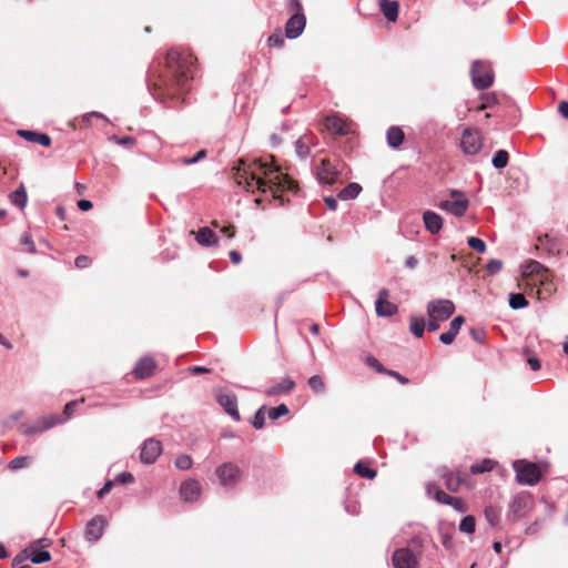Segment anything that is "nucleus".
Returning <instances> with one entry per match:
<instances>
[{
    "label": "nucleus",
    "instance_id": "f257e3e1",
    "mask_svg": "<svg viewBox=\"0 0 568 568\" xmlns=\"http://www.w3.org/2000/svg\"><path fill=\"white\" fill-rule=\"evenodd\" d=\"M235 181L246 191L261 193L270 192L280 204L284 203L285 192H296L295 182L273 164V156L268 155L252 161L241 160L235 172Z\"/></svg>",
    "mask_w": 568,
    "mask_h": 568
},
{
    "label": "nucleus",
    "instance_id": "f03ea898",
    "mask_svg": "<svg viewBox=\"0 0 568 568\" xmlns=\"http://www.w3.org/2000/svg\"><path fill=\"white\" fill-rule=\"evenodd\" d=\"M195 58L186 52L175 49L170 50L165 57L166 73L159 75L154 82L153 95L161 99L172 100V105H175L174 100H179L186 91V85L190 79L193 78Z\"/></svg>",
    "mask_w": 568,
    "mask_h": 568
},
{
    "label": "nucleus",
    "instance_id": "7ed1b4c3",
    "mask_svg": "<svg viewBox=\"0 0 568 568\" xmlns=\"http://www.w3.org/2000/svg\"><path fill=\"white\" fill-rule=\"evenodd\" d=\"M288 8L292 11H295L285 24V36L288 39L298 38L306 26V17L302 12V4L298 0H288Z\"/></svg>",
    "mask_w": 568,
    "mask_h": 568
},
{
    "label": "nucleus",
    "instance_id": "20e7f679",
    "mask_svg": "<svg viewBox=\"0 0 568 568\" xmlns=\"http://www.w3.org/2000/svg\"><path fill=\"white\" fill-rule=\"evenodd\" d=\"M516 471V480L521 485H536L541 478V471L537 464L525 459H517L513 463Z\"/></svg>",
    "mask_w": 568,
    "mask_h": 568
},
{
    "label": "nucleus",
    "instance_id": "39448f33",
    "mask_svg": "<svg viewBox=\"0 0 568 568\" xmlns=\"http://www.w3.org/2000/svg\"><path fill=\"white\" fill-rule=\"evenodd\" d=\"M78 405H79V402H77V400L69 402L63 409L62 417H58V416L43 417L41 420L38 422L37 426L28 427L24 430V434L26 435L39 434V433H42V432H44L64 420H68L72 416V414Z\"/></svg>",
    "mask_w": 568,
    "mask_h": 568
},
{
    "label": "nucleus",
    "instance_id": "423d86ee",
    "mask_svg": "<svg viewBox=\"0 0 568 568\" xmlns=\"http://www.w3.org/2000/svg\"><path fill=\"white\" fill-rule=\"evenodd\" d=\"M426 311L428 317L445 322L454 314L455 304L446 298L433 300L427 303Z\"/></svg>",
    "mask_w": 568,
    "mask_h": 568
},
{
    "label": "nucleus",
    "instance_id": "0eeeda50",
    "mask_svg": "<svg viewBox=\"0 0 568 568\" xmlns=\"http://www.w3.org/2000/svg\"><path fill=\"white\" fill-rule=\"evenodd\" d=\"M419 560L420 552H415L408 547L396 549L392 556L394 568H417Z\"/></svg>",
    "mask_w": 568,
    "mask_h": 568
},
{
    "label": "nucleus",
    "instance_id": "6e6552de",
    "mask_svg": "<svg viewBox=\"0 0 568 568\" xmlns=\"http://www.w3.org/2000/svg\"><path fill=\"white\" fill-rule=\"evenodd\" d=\"M483 148V139L479 130L467 128L460 138V149L467 155L477 154Z\"/></svg>",
    "mask_w": 568,
    "mask_h": 568
},
{
    "label": "nucleus",
    "instance_id": "1a4fd4ad",
    "mask_svg": "<svg viewBox=\"0 0 568 568\" xmlns=\"http://www.w3.org/2000/svg\"><path fill=\"white\" fill-rule=\"evenodd\" d=\"M471 81L476 89L484 90L493 84V71L480 61H475L470 70Z\"/></svg>",
    "mask_w": 568,
    "mask_h": 568
},
{
    "label": "nucleus",
    "instance_id": "9d476101",
    "mask_svg": "<svg viewBox=\"0 0 568 568\" xmlns=\"http://www.w3.org/2000/svg\"><path fill=\"white\" fill-rule=\"evenodd\" d=\"M221 486L226 488L234 487L241 479L240 468L232 463H224L215 470Z\"/></svg>",
    "mask_w": 568,
    "mask_h": 568
},
{
    "label": "nucleus",
    "instance_id": "9b49d317",
    "mask_svg": "<svg viewBox=\"0 0 568 568\" xmlns=\"http://www.w3.org/2000/svg\"><path fill=\"white\" fill-rule=\"evenodd\" d=\"M453 200H446L440 203V209L452 213L455 216H463L468 209V200L465 194L458 190H452Z\"/></svg>",
    "mask_w": 568,
    "mask_h": 568
},
{
    "label": "nucleus",
    "instance_id": "f8f14e48",
    "mask_svg": "<svg viewBox=\"0 0 568 568\" xmlns=\"http://www.w3.org/2000/svg\"><path fill=\"white\" fill-rule=\"evenodd\" d=\"M532 507L531 495L525 491L516 494L509 505V513L514 519L524 517Z\"/></svg>",
    "mask_w": 568,
    "mask_h": 568
},
{
    "label": "nucleus",
    "instance_id": "ddd939ff",
    "mask_svg": "<svg viewBox=\"0 0 568 568\" xmlns=\"http://www.w3.org/2000/svg\"><path fill=\"white\" fill-rule=\"evenodd\" d=\"M216 402L223 407L224 412L230 415L235 422L241 419L237 409L236 395L229 390H219L215 395Z\"/></svg>",
    "mask_w": 568,
    "mask_h": 568
},
{
    "label": "nucleus",
    "instance_id": "4468645a",
    "mask_svg": "<svg viewBox=\"0 0 568 568\" xmlns=\"http://www.w3.org/2000/svg\"><path fill=\"white\" fill-rule=\"evenodd\" d=\"M439 473L445 478L447 489L453 493L458 491L463 485L468 483V474L464 470L448 471L446 467H443Z\"/></svg>",
    "mask_w": 568,
    "mask_h": 568
},
{
    "label": "nucleus",
    "instance_id": "2eb2a0df",
    "mask_svg": "<svg viewBox=\"0 0 568 568\" xmlns=\"http://www.w3.org/2000/svg\"><path fill=\"white\" fill-rule=\"evenodd\" d=\"M389 291L382 288L378 292V297L375 302L376 314L381 317H389L397 313L398 307L396 304L388 301Z\"/></svg>",
    "mask_w": 568,
    "mask_h": 568
},
{
    "label": "nucleus",
    "instance_id": "dca6fc26",
    "mask_svg": "<svg viewBox=\"0 0 568 568\" xmlns=\"http://www.w3.org/2000/svg\"><path fill=\"white\" fill-rule=\"evenodd\" d=\"M320 183L332 185L337 182L339 171L329 160H322L316 169Z\"/></svg>",
    "mask_w": 568,
    "mask_h": 568
},
{
    "label": "nucleus",
    "instance_id": "f3484780",
    "mask_svg": "<svg viewBox=\"0 0 568 568\" xmlns=\"http://www.w3.org/2000/svg\"><path fill=\"white\" fill-rule=\"evenodd\" d=\"M162 453L161 443L154 438L146 439L140 453V460L143 464H153Z\"/></svg>",
    "mask_w": 568,
    "mask_h": 568
},
{
    "label": "nucleus",
    "instance_id": "a211bd4d",
    "mask_svg": "<svg viewBox=\"0 0 568 568\" xmlns=\"http://www.w3.org/2000/svg\"><path fill=\"white\" fill-rule=\"evenodd\" d=\"M106 524L103 516L93 517L85 526V539L91 542L98 541L102 537Z\"/></svg>",
    "mask_w": 568,
    "mask_h": 568
},
{
    "label": "nucleus",
    "instance_id": "6ab92c4d",
    "mask_svg": "<svg viewBox=\"0 0 568 568\" xmlns=\"http://www.w3.org/2000/svg\"><path fill=\"white\" fill-rule=\"evenodd\" d=\"M520 270L524 278L537 277L541 282L547 278L548 268L538 261L529 260L520 266Z\"/></svg>",
    "mask_w": 568,
    "mask_h": 568
},
{
    "label": "nucleus",
    "instance_id": "aec40b11",
    "mask_svg": "<svg viewBox=\"0 0 568 568\" xmlns=\"http://www.w3.org/2000/svg\"><path fill=\"white\" fill-rule=\"evenodd\" d=\"M325 128L333 134L346 135L351 132L348 123L338 115H328L325 119Z\"/></svg>",
    "mask_w": 568,
    "mask_h": 568
},
{
    "label": "nucleus",
    "instance_id": "412c9836",
    "mask_svg": "<svg viewBox=\"0 0 568 568\" xmlns=\"http://www.w3.org/2000/svg\"><path fill=\"white\" fill-rule=\"evenodd\" d=\"M200 491L201 485L195 479L185 480L180 487L181 498L187 503L195 501L200 496Z\"/></svg>",
    "mask_w": 568,
    "mask_h": 568
},
{
    "label": "nucleus",
    "instance_id": "4be33fe9",
    "mask_svg": "<svg viewBox=\"0 0 568 568\" xmlns=\"http://www.w3.org/2000/svg\"><path fill=\"white\" fill-rule=\"evenodd\" d=\"M155 366H156L155 361L152 357H150V356L142 357L136 363V365L133 369V374L135 375L136 378H140V379L146 378L152 375V373L155 369Z\"/></svg>",
    "mask_w": 568,
    "mask_h": 568
},
{
    "label": "nucleus",
    "instance_id": "5701e85b",
    "mask_svg": "<svg viewBox=\"0 0 568 568\" xmlns=\"http://www.w3.org/2000/svg\"><path fill=\"white\" fill-rule=\"evenodd\" d=\"M18 134L28 142L37 143L42 146L51 145V138L45 133H40L31 130H19Z\"/></svg>",
    "mask_w": 568,
    "mask_h": 568
},
{
    "label": "nucleus",
    "instance_id": "b1692460",
    "mask_svg": "<svg viewBox=\"0 0 568 568\" xmlns=\"http://www.w3.org/2000/svg\"><path fill=\"white\" fill-rule=\"evenodd\" d=\"M424 224L432 234L438 233L443 227V219L434 211H425L423 214Z\"/></svg>",
    "mask_w": 568,
    "mask_h": 568
},
{
    "label": "nucleus",
    "instance_id": "393cba45",
    "mask_svg": "<svg viewBox=\"0 0 568 568\" xmlns=\"http://www.w3.org/2000/svg\"><path fill=\"white\" fill-rule=\"evenodd\" d=\"M196 242L202 246H215L217 245L216 234L207 226L199 229L195 233Z\"/></svg>",
    "mask_w": 568,
    "mask_h": 568
},
{
    "label": "nucleus",
    "instance_id": "a878e982",
    "mask_svg": "<svg viewBox=\"0 0 568 568\" xmlns=\"http://www.w3.org/2000/svg\"><path fill=\"white\" fill-rule=\"evenodd\" d=\"M295 387V382L288 377L282 379L280 383L265 389V394L268 397L276 396L278 394H287Z\"/></svg>",
    "mask_w": 568,
    "mask_h": 568
},
{
    "label": "nucleus",
    "instance_id": "bb28decb",
    "mask_svg": "<svg viewBox=\"0 0 568 568\" xmlns=\"http://www.w3.org/2000/svg\"><path fill=\"white\" fill-rule=\"evenodd\" d=\"M312 139V135L305 134L295 141V153L301 160H305L308 156Z\"/></svg>",
    "mask_w": 568,
    "mask_h": 568
},
{
    "label": "nucleus",
    "instance_id": "cd10ccee",
    "mask_svg": "<svg viewBox=\"0 0 568 568\" xmlns=\"http://www.w3.org/2000/svg\"><path fill=\"white\" fill-rule=\"evenodd\" d=\"M379 7H381V10H382L384 17L388 21H392V22L396 21L397 17H398V4L396 1L381 0Z\"/></svg>",
    "mask_w": 568,
    "mask_h": 568
},
{
    "label": "nucleus",
    "instance_id": "c85d7f7f",
    "mask_svg": "<svg viewBox=\"0 0 568 568\" xmlns=\"http://www.w3.org/2000/svg\"><path fill=\"white\" fill-rule=\"evenodd\" d=\"M386 138H387L388 145L393 149H397L398 146H400L403 144L405 135L400 128L390 126L387 130Z\"/></svg>",
    "mask_w": 568,
    "mask_h": 568
},
{
    "label": "nucleus",
    "instance_id": "c756f323",
    "mask_svg": "<svg viewBox=\"0 0 568 568\" xmlns=\"http://www.w3.org/2000/svg\"><path fill=\"white\" fill-rule=\"evenodd\" d=\"M426 328V322L423 316H410L409 318V332L417 338L424 336Z\"/></svg>",
    "mask_w": 568,
    "mask_h": 568
},
{
    "label": "nucleus",
    "instance_id": "7c9ffc66",
    "mask_svg": "<svg viewBox=\"0 0 568 568\" xmlns=\"http://www.w3.org/2000/svg\"><path fill=\"white\" fill-rule=\"evenodd\" d=\"M28 552L32 564L39 565L51 560V555L48 550H40L34 548L33 545L28 547Z\"/></svg>",
    "mask_w": 568,
    "mask_h": 568
},
{
    "label": "nucleus",
    "instance_id": "2f4dec72",
    "mask_svg": "<svg viewBox=\"0 0 568 568\" xmlns=\"http://www.w3.org/2000/svg\"><path fill=\"white\" fill-rule=\"evenodd\" d=\"M361 192H362V186L356 182H352V183L347 184L338 193V199H341L343 201L353 200V199H356Z\"/></svg>",
    "mask_w": 568,
    "mask_h": 568
},
{
    "label": "nucleus",
    "instance_id": "473e14b6",
    "mask_svg": "<svg viewBox=\"0 0 568 568\" xmlns=\"http://www.w3.org/2000/svg\"><path fill=\"white\" fill-rule=\"evenodd\" d=\"M434 490V498L444 505L450 504V501H457V497H452L447 495L445 491H443L440 488H438L436 485L428 484L427 485V493L430 495Z\"/></svg>",
    "mask_w": 568,
    "mask_h": 568
},
{
    "label": "nucleus",
    "instance_id": "72a5a7b5",
    "mask_svg": "<svg viewBox=\"0 0 568 568\" xmlns=\"http://www.w3.org/2000/svg\"><path fill=\"white\" fill-rule=\"evenodd\" d=\"M10 201L19 209H23L27 205L28 196L23 185H20L10 194Z\"/></svg>",
    "mask_w": 568,
    "mask_h": 568
},
{
    "label": "nucleus",
    "instance_id": "f704fd0d",
    "mask_svg": "<svg viewBox=\"0 0 568 568\" xmlns=\"http://www.w3.org/2000/svg\"><path fill=\"white\" fill-rule=\"evenodd\" d=\"M495 462L489 458H485L479 463H475L470 466L471 474H483L494 469Z\"/></svg>",
    "mask_w": 568,
    "mask_h": 568
},
{
    "label": "nucleus",
    "instance_id": "c9c22d12",
    "mask_svg": "<svg viewBox=\"0 0 568 568\" xmlns=\"http://www.w3.org/2000/svg\"><path fill=\"white\" fill-rule=\"evenodd\" d=\"M509 306L513 310H520L528 306V301L521 293H510L508 296Z\"/></svg>",
    "mask_w": 568,
    "mask_h": 568
},
{
    "label": "nucleus",
    "instance_id": "e433bc0d",
    "mask_svg": "<svg viewBox=\"0 0 568 568\" xmlns=\"http://www.w3.org/2000/svg\"><path fill=\"white\" fill-rule=\"evenodd\" d=\"M509 155L505 150H498L491 160L495 169H504L508 164Z\"/></svg>",
    "mask_w": 568,
    "mask_h": 568
},
{
    "label": "nucleus",
    "instance_id": "4c0bfd02",
    "mask_svg": "<svg viewBox=\"0 0 568 568\" xmlns=\"http://www.w3.org/2000/svg\"><path fill=\"white\" fill-rule=\"evenodd\" d=\"M266 410H267V407L265 405L261 406L256 410V413H255V415H254V417L252 419V425H253L254 428L261 429V428L264 427L265 418L267 416V412Z\"/></svg>",
    "mask_w": 568,
    "mask_h": 568
},
{
    "label": "nucleus",
    "instance_id": "58836bf2",
    "mask_svg": "<svg viewBox=\"0 0 568 568\" xmlns=\"http://www.w3.org/2000/svg\"><path fill=\"white\" fill-rule=\"evenodd\" d=\"M486 520L490 526H496L500 519V510L494 506H487L484 510Z\"/></svg>",
    "mask_w": 568,
    "mask_h": 568
},
{
    "label": "nucleus",
    "instance_id": "ea45409f",
    "mask_svg": "<svg viewBox=\"0 0 568 568\" xmlns=\"http://www.w3.org/2000/svg\"><path fill=\"white\" fill-rule=\"evenodd\" d=\"M354 471L359 476V477H363V478H368V479H373L376 477V470L373 469V468H369L367 467L366 465H364L363 463L358 462L357 464H355L354 466Z\"/></svg>",
    "mask_w": 568,
    "mask_h": 568
},
{
    "label": "nucleus",
    "instance_id": "a19ab883",
    "mask_svg": "<svg viewBox=\"0 0 568 568\" xmlns=\"http://www.w3.org/2000/svg\"><path fill=\"white\" fill-rule=\"evenodd\" d=\"M475 528H476V520L473 516H465L459 524V530L467 535L474 534Z\"/></svg>",
    "mask_w": 568,
    "mask_h": 568
},
{
    "label": "nucleus",
    "instance_id": "79ce46f5",
    "mask_svg": "<svg viewBox=\"0 0 568 568\" xmlns=\"http://www.w3.org/2000/svg\"><path fill=\"white\" fill-rule=\"evenodd\" d=\"M266 412H267V417L274 422V420L278 419L280 417L287 415L290 410L285 404H281L276 407L267 408Z\"/></svg>",
    "mask_w": 568,
    "mask_h": 568
},
{
    "label": "nucleus",
    "instance_id": "37998d69",
    "mask_svg": "<svg viewBox=\"0 0 568 568\" xmlns=\"http://www.w3.org/2000/svg\"><path fill=\"white\" fill-rule=\"evenodd\" d=\"M308 386L315 393L322 394L325 392V383L320 375H313L308 378Z\"/></svg>",
    "mask_w": 568,
    "mask_h": 568
},
{
    "label": "nucleus",
    "instance_id": "c03bdc74",
    "mask_svg": "<svg viewBox=\"0 0 568 568\" xmlns=\"http://www.w3.org/2000/svg\"><path fill=\"white\" fill-rule=\"evenodd\" d=\"M30 464H31V458L30 457H28V456H19V457L13 458L9 463V468L11 470H18V469H22V468H26V467L30 466Z\"/></svg>",
    "mask_w": 568,
    "mask_h": 568
},
{
    "label": "nucleus",
    "instance_id": "a18cd8bd",
    "mask_svg": "<svg viewBox=\"0 0 568 568\" xmlns=\"http://www.w3.org/2000/svg\"><path fill=\"white\" fill-rule=\"evenodd\" d=\"M176 468L181 469V470H187L192 467V458L191 456L189 455H181L179 457H176L175 462H174Z\"/></svg>",
    "mask_w": 568,
    "mask_h": 568
},
{
    "label": "nucleus",
    "instance_id": "49530a36",
    "mask_svg": "<svg viewBox=\"0 0 568 568\" xmlns=\"http://www.w3.org/2000/svg\"><path fill=\"white\" fill-rule=\"evenodd\" d=\"M467 244L479 253H484L486 251V243L479 237L470 236L467 240Z\"/></svg>",
    "mask_w": 568,
    "mask_h": 568
},
{
    "label": "nucleus",
    "instance_id": "de8ad7c7",
    "mask_svg": "<svg viewBox=\"0 0 568 568\" xmlns=\"http://www.w3.org/2000/svg\"><path fill=\"white\" fill-rule=\"evenodd\" d=\"M206 156V151L205 150H200L196 152V154L192 158H182L179 160V162L183 165H191V164H195L197 163L199 161L203 160L204 158Z\"/></svg>",
    "mask_w": 568,
    "mask_h": 568
},
{
    "label": "nucleus",
    "instance_id": "09e8293b",
    "mask_svg": "<svg viewBox=\"0 0 568 568\" xmlns=\"http://www.w3.org/2000/svg\"><path fill=\"white\" fill-rule=\"evenodd\" d=\"M503 268V262L500 260H496V258H493L490 261H488L487 265H486V270L488 272V274L490 275H495L497 273H499Z\"/></svg>",
    "mask_w": 568,
    "mask_h": 568
},
{
    "label": "nucleus",
    "instance_id": "8fccbe9b",
    "mask_svg": "<svg viewBox=\"0 0 568 568\" xmlns=\"http://www.w3.org/2000/svg\"><path fill=\"white\" fill-rule=\"evenodd\" d=\"M20 243L27 247V251L29 253H32V254L36 253V251H37L36 244H34L33 239L30 233H24L21 236Z\"/></svg>",
    "mask_w": 568,
    "mask_h": 568
},
{
    "label": "nucleus",
    "instance_id": "3c124183",
    "mask_svg": "<svg viewBox=\"0 0 568 568\" xmlns=\"http://www.w3.org/2000/svg\"><path fill=\"white\" fill-rule=\"evenodd\" d=\"M366 363L368 366H371L372 368H374L376 372L378 373H382V374H386L387 373V368H385L377 358H375L374 356H368L366 358Z\"/></svg>",
    "mask_w": 568,
    "mask_h": 568
},
{
    "label": "nucleus",
    "instance_id": "603ef678",
    "mask_svg": "<svg viewBox=\"0 0 568 568\" xmlns=\"http://www.w3.org/2000/svg\"><path fill=\"white\" fill-rule=\"evenodd\" d=\"M112 140H113L115 143H118V144H120V145H125V146H132V145H134V143H135V139H134V138H132V136H122V138H119V136H116V135H113V136H112Z\"/></svg>",
    "mask_w": 568,
    "mask_h": 568
},
{
    "label": "nucleus",
    "instance_id": "864d4df0",
    "mask_svg": "<svg viewBox=\"0 0 568 568\" xmlns=\"http://www.w3.org/2000/svg\"><path fill=\"white\" fill-rule=\"evenodd\" d=\"M267 42L271 47L281 48L284 44V39L282 34L274 33L268 37Z\"/></svg>",
    "mask_w": 568,
    "mask_h": 568
},
{
    "label": "nucleus",
    "instance_id": "5fc2aeb1",
    "mask_svg": "<svg viewBox=\"0 0 568 568\" xmlns=\"http://www.w3.org/2000/svg\"><path fill=\"white\" fill-rule=\"evenodd\" d=\"M115 480L121 484H132L134 481V477L131 473L123 471L116 476Z\"/></svg>",
    "mask_w": 568,
    "mask_h": 568
},
{
    "label": "nucleus",
    "instance_id": "6e6d98bb",
    "mask_svg": "<svg viewBox=\"0 0 568 568\" xmlns=\"http://www.w3.org/2000/svg\"><path fill=\"white\" fill-rule=\"evenodd\" d=\"M74 264L78 268H85L91 264V258L87 255H79L75 258Z\"/></svg>",
    "mask_w": 568,
    "mask_h": 568
},
{
    "label": "nucleus",
    "instance_id": "4d7b16f0",
    "mask_svg": "<svg viewBox=\"0 0 568 568\" xmlns=\"http://www.w3.org/2000/svg\"><path fill=\"white\" fill-rule=\"evenodd\" d=\"M465 322V318L464 316L462 315H458L456 316L450 323H449V327L452 328V331H456L459 333V329L462 327V325L464 324Z\"/></svg>",
    "mask_w": 568,
    "mask_h": 568
},
{
    "label": "nucleus",
    "instance_id": "13d9d810",
    "mask_svg": "<svg viewBox=\"0 0 568 568\" xmlns=\"http://www.w3.org/2000/svg\"><path fill=\"white\" fill-rule=\"evenodd\" d=\"M27 558H29L28 548H26L22 552H20L13 558L12 566L17 567L18 565L22 564Z\"/></svg>",
    "mask_w": 568,
    "mask_h": 568
},
{
    "label": "nucleus",
    "instance_id": "bf43d9fd",
    "mask_svg": "<svg viewBox=\"0 0 568 568\" xmlns=\"http://www.w3.org/2000/svg\"><path fill=\"white\" fill-rule=\"evenodd\" d=\"M388 376L390 377H394L396 378L400 384L403 385H406L408 384V378H406L405 376L400 375L398 372L396 371H392V369H388L387 373H386Z\"/></svg>",
    "mask_w": 568,
    "mask_h": 568
},
{
    "label": "nucleus",
    "instance_id": "052dcab7",
    "mask_svg": "<svg viewBox=\"0 0 568 568\" xmlns=\"http://www.w3.org/2000/svg\"><path fill=\"white\" fill-rule=\"evenodd\" d=\"M440 323H443V322L442 321H437V320H435L433 317H428V321H427V324H426L427 329L429 332H435V331H437L440 327Z\"/></svg>",
    "mask_w": 568,
    "mask_h": 568
},
{
    "label": "nucleus",
    "instance_id": "680f3d73",
    "mask_svg": "<svg viewBox=\"0 0 568 568\" xmlns=\"http://www.w3.org/2000/svg\"><path fill=\"white\" fill-rule=\"evenodd\" d=\"M112 486H113V481L112 480H108L102 486V488L98 491V498H103L106 494H109L110 490L112 489Z\"/></svg>",
    "mask_w": 568,
    "mask_h": 568
},
{
    "label": "nucleus",
    "instance_id": "e2e57ef3",
    "mask_svg": "<svg viewBox=\"0 0 568 568\" xmlns=\"http://www.w3.org/2000/svg\"><path fill=\"white\" fill-rule=\"evenodd\" d=\"M99 118V119H103V120H106V118L100 113V112H97V111H92V112H89V113H85L83 116H82V121L85 122V123H90V119L91 118Z\"/></svg>",
    "mask_w": 568,
    "mask_h": 568
},
{
    "label": "nucleus",
    "instance_id": "0e129e2a",
    "mask_svg": "<svg viewBox=\"0 0 568 568\" xmlns=\"http://www.w3.org/2000/svg\"><path fill=\"white\" fill-rule=\"evenodd\" d=\"M470 334L473 336V338L478 342V343H483L484 342V338H485V332L483 329H475V328H471L470 329Z\"/></svg>",
    "mask_w": 568,
    "mask_h": 568
},
{
    "label": "nucleus",
    "instance_id": "69168bd1",
    "mask_svg": "<svg viewBox=\"0 0 568 568\" xmlns=\"http://www.w3.org/2000/svg\"><path fill=\"white\" fill-rule=\"evenodd\" d=\"M229 255H230V260H231V262H232L233 264H240V263H241V261H242V255H241V253H240V252H237V251L233 250V251H231V252H230V254H229Z\"/></svg>",
    "mask_w": 568,
    "mask_h": 568
},
{
    "label": "nucleus",
    "instance_id": "338daca9",
    "mask_svg": "<svg viewBox=\"0 0 568 568\" xmlns=\"http://www.w3.org/2000/svg\"><path fill=\"white\" fill-rule=\"evenodd\" d=\"M92 202L89 201V200H80L78 201V207L81 210V211H89L92 209Z\"/></svg>",
    "mask_w": 568,
    "mask_h": 568
},
{
    "label": "nucleus",
    "instance_id": "774afa93",
    "mask_svg": "<svg viewBox=\"0 0 568 568\" xmlns=\"http://www.w3.org/2000/svg\"><path fill=\"white\" fill-rule=\"evenodd\" d=\"M558 111L565 119H568V102H560L558 105Z\"/></svg>",
    "mask_w": 568,
    "mask_h": 568
}]
</instances>
